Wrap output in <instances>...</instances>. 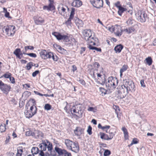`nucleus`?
<instances>
[{
    "label": "nucleus",
    "instance_id": "obj_9",
    "mask_svg": "<svg viewBox=\"0 0 156 156\" xmlns=\"http://www.w3.org/2000/svg\"><path fill=\"white\" fill-rule=\"evenodd\" d=\"M111 31L114 32L115 35L118 36H121L123 30H122L121 27L118 25H115L114 26H112L110 28Z\"/></svg>",
    "mask_w": 156,
    "mask_h": 156
},
{
    "label": "nucleus",
    "instance_id": "obj_49",
    "mask_svg": "<svg viewBox=\"0 0 156 156\" xmlns=\"http://www.w3.org/2000/svg\"><path fill=\"white\" fill-rule=\"evenodd\" d=\"M34 132H33L31 131H29L26 132V136H34Z\"/></svg>",
    "mask_w": 156,
    "mask_h": 156
},
{
    "label": "nucleus",
    "instance_id": "obj_42",
    "mask_svg": "<svg viewBox=\"0 0 156 156\" xmlns=\"http://www.w3.org/2000/svg\"><path fill=\"white\" fill-rule=\"evenodd\" d=\"M34 48L33 46H25L24 47V49H25V51H23V52H26L27 51L28 49H30V50H33Z\"/></svg>",
    "mask_w": 156,
    "mask_h": 156
},
{
    "label": "nucleus",
    "instance_id": "obj_24",
    "mask_svg": "<svg viewBox=\"0 0 156 156\" xmlns=\"http://www.w3.org/2000/svg\"><path fill=\"white\" fill-rule=\"evenodd\" d=\"M123 31L127 34H130L134 32L135 29L133 27H130L128 28H126L124 29Z\"/></svg>",
    "mask_w": 156,
    "mask_h": 156
},
{
    "label": "nucleus",
    "instance_id": "obj_14",
    "mask_svg": "<svg viewBox=\"0 0 156 156\" xmlns=\"http://www.w3.org/2000/svg\"><path fill=\"white\" fill-rule=\"evenodd\" d=\"M49 3L48 5H44L43 7L44 10H47L48 11H52L55 9V7L53 5L54 2L51 0H49Z\"/></svg>",
    "mask_w": 156,
    "mask_h": 156
},
{
    "label": "nucleus",
    "instance_id": "obj_22",
    "mask_svg": "<svg viewBox=\"0 0 156 156\" xmlns=\"http://www.w3.org/2000/svg\"><path fill=\"white\" fill-rule=\"evenodd\" d=\"M128 68V66L127 65H124L122 66V68L120 69V77H122V73L127 70Z\"/></svg>",
    "mask_w": 156,
    "mask_h": 156
},
{
    "label": "nucleus",
    "instance_id": "obj_53",
    "mask_svg": "<svg viewBox=\"0 0 156 156\" xmlns=\"http://www.w3.org/2000/svg\"><path fill=\"white\" fill-rule=\"evenodd\" d=\"M39 73V70H36L34 72H33L32 74V76L33 77H35L36 75Z\"/></svg>",
    "mask_w": 156,
    "mask_h": 156
},
{
    "label": "nucleus",
    "instance_id": "obj_54",
    "mask_svg": "<svg viewBox=\"0 0 156 156\" xmlns=\"http://www.w3.org/2000/svg\"><path fill=\"white\" fill-rule=\"evenodd\" d=\"M9 80L10 81H11V82L12 83H15V80L14 78L13 77H11V76L9 78Z\"/></svg>",
    "mask_w": 156,
    "mask_h": 156
},
{
    "label": "nucleus",
    "instance_id": "obj_47",
    "mask_svg": "<svg viewBox=\"0 0 156 156\" xmlns=\"http://www.w3.org/2000/svg\"><path fill=\"white\" fill-rule=\"evenodd\" d=\"M111 154L110 151L108 150H105L104 153V156H108Z\"/></svg>",
    "mask_w": 156,
    "mask_h": 156
},
{
    "label": "nucleus",
    "instance_id": "obj_10",
    "mask_svg": "<svg viewBox=\"0 0 156 156\" xmlns=\"http://www.w3.org/2000/svg\"><path fill=\"white\" fill-rule=\"evenodd\" d=\"M125 86H126L129 91L134 92L135 90V87L134 83L132 81H129L128 79L124 80Z\"/></svg>",
    "mask_w": 156,
    "mask_h": 156
},
{
    "label": "nucleus",
    "instance_id": "obj_26",
    "mask_svg": "<svg viewBox=\"0 0 156 156\" xmlns=\"http://www.w3.org/2000/svg\"><path fill=\"white\" fill-rule=\"evenodd\" d=\"M58 9L59 13L62 15H63V14H64V13L66 11V8L63 6L61 7L59 6L58 7Z\"/></svg>",
    "mask_w": 156,
    "mask_h": 156
},
{
    "label": "nucleus",
    "instance_id": "obj_58",
    "mask_svg": "<svg viewBox=\"0 0 156 156\" xmlns=\"http://www.w3.org/2000/svg\"><path fill=\"white\" fill-rule=\"evenodd\" d=\"M79 82L83 85H85V83L83 79L80 80Z\"/></svg>",
    "mask_w": 156,
    "mask_h": 156
},
{
    "label": "nucleus",
    "instance_id": "obj_64",
    "mask_svg": "<svg viewBox=\"0 0 156 156\" xmlns=\"http://www.w3.org/2000/svg\"><path fill=\"white\" fill-rule=\"evenodd\" d=\"M44 151L40 150L39 155L41 156H44V154L43 152Z\"/></svg>",
    "mask_w": 156,
    "mask_h": 156
},
{
    "label": "nucleus",
    "instance_id": "obj_45",
    "mask_svg": "<svg viewBox=\"0 0 156 156\" xmlns=\"http://www.w3.org/2000/svg\"><path fill=\"white\" fill-rule=\"evenodd\" d=\"M87 110L89 111H91L95 112H96L97 110L96 108L89 107L87 109Z\"/></svg>",
    "mask_w": 156,
    "mask_h": 156
},
{
    "label": "nucleus",
    "instance_id": "obj_25",
    "mask_svg": "<svg viewBox=\"0 0 156 156\" xmlns=\"http://www.w3.org/2000/svg\"><path fill=\"white\" fill-rule=\"evenodd\" d=\"M127 9L126 8H123L122 6L119 7V10L118 11V13L119 15L121 16L122 13L124 12L127 11Z\"/></svg>",
    "mask_w": 156,
    "mask_h": 156
},
{
    "label": "nucleus",
    "instance_id": "obj_3",
    "mask_svg": "<svg viewBox=\"0 0 156 156\" xmlns=\"http://www.w3.org/2000/svg\"><path fill=\"white\" fill-rule=\"evenodd\" d=\"M118 82L119 81L116 78L113 76L109 77L107 80H105L106 86L109 90L115 88L118 85Z\"/></svg>",
    "mask_w": 156,
    "mask_h": 156
},
{
    "label": "nucleus",
    "instance_id": "obj_61",
    "mask_svg": "<svg viewBox=\"0 0 156 156\" xmlns=\"http://www.w3.org/2000/svg\"><path fill=\"white\" fill-rule=\"evenodd\" d=\"M127 23L129 24H132L133 23L132 20L131 19H129L127 21Z\"/></svg>",
    "mask_w": 156,
    "mask_h": 156
},
{
    "label": "nucleus",
    "instance_id": "obj_16",
    "mask_svg": "<svg viewBox=\"0 0 156 156\" xmlns=\"http://www.w3.org/2000/svg\"><path fill=\"white\" fill-rule=\"evenodd\" d=\"M34 136L36 138H42L44 136V134L39 130H35L34 131Z\"/></svg>",
    "mask_w": 156,
    "mask_h": 156
},
{
    "label": "nucleus",
    "instance_id": "obj_8",
    "mask_svg": "<svg viewBox=\"0 0 156 156\" xmlns=\"http://www.w3.org/2000/svg\"><path fill=\"white\" fill-rule=\"evenodd\" d=\"M0 89L4 94L7 95L10 90L11 87L10 85L4 83L0 80Z\"/></svg>",
    "mask_w": 156,
    "mask_h": 156
},
{
    "label": "nucleus",
    "instance_id": "obj_32",
    "mask_svg": "<svg viewBox=\"0 0 156 156\" xmlns=\"http://www.w3.org/2000/svg\"><path fill=\"white\" fill-rule=\"evenodd\" d=\"M113 108L115 110V113H116L117 117L119 118V113L120 111V109L118 106L115 105H114L113 106Z\"/></svg>",
    "mask_w": 156,
    "mask_h": 156
},
{
    "label": "nucleus",
    "instance_id": "obj_55",
    "mask_svg": "<svg viewBox=\"0 0 156 156\" xmlns=\"http://www.w3.org/2000/svg\"><path fill=\"white\" fill-rule=\"evenodd\" d=\"M140 84L141 85V86L143 87H146V86L145 84L144 83V80H142L140 81Z\"/></svg>",
    "mask_w": 156,
    "mask_h": 156
},
{
    "label": "nucleus",
    "instance_id": "obj_38",
    "mask_svg": "<svg viewBox=\"0 0 156 156\" xmlns=\"http://www.w3.org/2000/svg\"><path fill=\"white\" fill-rule=\"evenodd\" d=\"M109 135L108 137L109 139V140H111L112 139L114 136H115V133L112 132L111 129H110L109 131Z\"/></svg>",
    "mask_w": 156,
    "mask_h": 156
},
{
    "label": "nucleus",
    "instance_id": "obj_41",
    "mask_svg": "<svg viewBox=\"0 0 156 156\" xmlns=\"http://www.w3.org/2000/svg\"><path fill=\"white\" fill-rule=\"evenodd\" d=\"M23 54L27 55L32 57L36 58L37 57V55L35 54L34 53H26L25 52H23Z\"/></svg>",
    "mask_w": 156,
    "mask_h": 156
},
{
    "label": "nucleus",
    "instance_id": "obj_23",
    "mask_svg": "<svg viewBox=\"0 0 156 156\" xmlns=\"http://www.w3.org/2000/svg\"><path fill=\"white\" fill-rule=\"evenodd\" d=\"M75 23L78 28L82 27L83 25V21L79 19H76L75 20Z\"/></svg>",
    "mask_w": 156,
    "mask_h": 156
},
{
    "label": "nucleus",
    "instance_id": "obj_37",
    "mask_svg": "<svg viewBox=\"0 0 156 156\" xmlns=\"http://www.w3.org/2000/svg\"><path fill=\"white\" fill-rule=\"evenodd\" d=\"M37 108L36 107L33 105L30 107V110L29 111L32 113H33V112H35L36 113L37 112Z\"/></svg>",
    "mask_w": 156,
    "mask_h": 156
},
{
    "label": "nucleus",
    "instance_id": "obj_2",
    "mask_svg": "<svg viewBox=\"0 0 156 156\" xmlns=\"http://www.w3.org/2000/svg\"><path fill=\"white\" fill-rule=\"evenodd\" d=\"M64 143L67 149L77 153L79 151V146L78 142H73L69 139H66Z\"/></svg>",
    "mask_w": 156,
    "mask_h": 156
},
{
    "label": "nucleus",
    "instance_id": "obj_18",
    "mask_svg": "<svg viewBox=\"0 0 156 156\" xmlns=\"http://www.w3.org/2000/svg\"><path fill=\"white\" fill-rule=\"evenodd\" d=\"M56 48L58 52L63 54H67L68 52L66 50L62 48L61 46L59 45H56Z\"/></svg>",
    "mask_w": 156,
    "mask_h": 156
},
{
    "label": "nucleus",
    "instance_id": "obj_39",
    "mask_svg": "<svg viewBox=\"0 0 156 156\" xmlns=\"http://www.w3.org/2000/svg\"><path fill=\"white\" fill-rule=\"evenodd\" d=\"M51 54V58H52L54 61H56L58 60V58L56 55L52 52Z\"/></svg>",
    "mask_w": 156,
    "mask_h": 156
},
{
    "label": "nucleus",
    "instance_id": "obj_5",
    "mask_svg": "<svg viewBox=\"0 0 156 156\" xmlns=\"http://www.w3.org/2000/svg\"><path fill=\"white\" fill-rule=\"evenodd\" d=\"M83 35L85 40L88 41L89 43H93V45H95V43L94 42V38L92 36L90 30H84L83 32Z\"/></svg>",
    "mask_w": 156,
    "mask_h": 156
},
{
    "label": "nucleus",
    "instance_id": "obj_4",
    "mask_svg": "<svg viewBox=\"0 0 156 156\" xmlns=\"http://www.w3.org/2000/svg\"><path fill=\"white\" fill-rule=\"evenodd\" d=\"M129 90L125 86V83L123 80V84L119 88V90L118 91V94H117L118 97L119 98H124L129 93Z\"/></svg>",
    "mask_w": 156,
    "mask_h": 156
},
{
    "label": "nucleus",
    "instance_id": "obj_40",
    "mask_svg": "<svg viewBox=\"0 0 156 156\" xmlns=\"http://www.w3.org/2000/svg\"><path fill=\"white\" fill-rule=\"evenodd\" d=\"M12 74L9 72H7L6 73L4 74L1 77H4L6 78H9L11 76Z\"/></svg>",
    "mask_w": 156,
    "mask_h": 156
},
{
    "label": "nucleus",
    "instance_id": "obj_44",
    "mask_svg": "<svg viewBox=\"0 0 156 156\" xmlns=\"http://www.w3.org/2000/svg\"><path fill=\"white\" fill-rule=\"evenodd\" d=\"M75 8H71V11L70 14L69 16L70 17H71L73 18L74 15L75 14Z\"/></svg>",
    "mask_w": 156,
    "mask_h": 156
},
{
    "label": "nucleus",
    "instance_id": "obj_50",
    "mask_svg": "<svg viewBox=\"0 0 156 156\" xmlns=\"http://www.w3.org/2000/svg\"><path fill=\"white\" fill-rule=\"evenodd\" d=\"M51 108V106L49 104H47L45 105L44 106L45 109L47 110H50Z\"/></svg>",
    "mask_w": 156,
    "mask_h": 156
},
{
    "label": "nucleus",
    "instance_id": "obj_11",
    "mask_svg": "<svg viewBox=\"0 0 156 156\" xmlns=\"http://www.w3.org/2000/svg\"><path fill=\"white\" fill-rule=\"evenodd\" d=\"M90 2L94 7L98 9L103 5V0H90Z\"/></svg>",
    "mask_w": 156,
    "mask_h": 156
},
{
    "label": "nucleus",
    "instance_id": "obj_13",
    "mask_svg": "<svg viewBox=\"0 0 156 156\" xmlns=\"http://www.w3.org/2000/svg\"><path fill=\"white\" fill-rule=\"evenodd\" d=\"M53 150L55 152L56 155V153H57L58 156H65L68 153L65 149H62L57 146L55 147V150Z\"/></svg>",
    "mask_w": 156,
    "mask_h": 156
},
{
    "label": "nucleus",
    "instance_id": "obj_57",
    "mask_svg": "<svg viewBox=\"0 0 156 156\" xmlns=\"http://www.w3.org/2000/svg\"><path fill=\"white\" fill-rule=\"evenodd\" d=\"M132 142L133 144H137L138 143V141L137 140L136 138H134L133 139Z\"/></svg>",
    "mask_w": 156,
    "mask_h": 156
},
{
    "label": "nucleus",
    "instance_id": "obj_60",
    "mask_svg": "<svg viewBox=\"0 0 156 156\" xmlns=\"http://www.w3.org/2000/svg\"><path fill=\"white\" fill-rule=\"evenodd\" d=\"M94 66L95 67H96L97 68H98L100 66V65L98 63V62H95L94 64Z\"/></svg>",
    "mask_w": 156,
    "mask_h": 156
},
{
    "label": "nucleus",
    "instance_id": "obj_19",
    "mask_svg": "<svg viewBox=\"0 0 156 156\" xmlns=\"http://www.w3.org/2000/svg\"><path fill=\"white\" fill-rule=\"evenodd\" d=\"M82 4V2L80 0H75L72 4V5L76 7H79Z\"/></svg>",
    "mask_w": 156,
    "mask_h": 156
},
{
    "label": "nucleus",
    "instance_id": "obj_12",
    "mask_svg": "<svg viewBox=\"0 0 156 156\" xmlns=\"http://www.w3.org/2000/svg\"><path fill=\"white\" fill-rule=\"evenodd\" d=\"M51 54H52L51 52L48 51L44 49H42L40 52L41 57L45 59L51 58Z\"/></svg>",
    "mask_w": 156,
    "mask_h": 156
},
{
    "label": "nucleus",
    "instance_id": "obj_59",
    "mask_svg": "<svg viewBox=\"0 0 156 156\" xmlns=\"http://www.w3.org/2000/svg\"><path fill=\"white\" fill-rule=\"evenodd\" d=\"M129 137L128 133L124 134V138L125 140H128Z\"/></svg>",
    "mask_w": 156,
    "mask_h": 156
},
{
    "label": "nucleus",
    "instance_id": "obj_33",
    "mask_svg": "<svg viewBox=\"0 0 156 156\" xmlns=\"http://www.w3.org/2000/svg\"><path fill=\"white\" fill-rule=\"evenodd\" d=\"M23 152V149L22 147H19L17 149V152L16 156H21Z\"/></svg>",
    "mask_w": 156,
    "mask_h": 156
},
{
    "label": "nucleus",
    "instance_id": "obj_36",
    "mask_svg": "<svg viewBox=\"0 0 156 156\" xmlns=\"http://www.w3.org/2000/svg\"><path fill=\"white\" fill-rule=\"evenodd\" d=\"M145 60L147 62V64L149 66L151 65L152 63V60L151 57H148L146 58Z\"/></svg>",
    "mask_w": 156,
    "mask_h": 156
},
{
    "label": "nucleus",
    "instance_id": "obj_35",
    "mask_svg": "<svg viewBox=\"0 0 156 156\" xmlns=\"http://www.w3.org/2000/svg\"><path fill=\"white\" fill-rule=\"evenodd\" d=\"M82 111L81 109V108L80 106L78 110V111L77 112V115L76 114H74V115L75 116H76V117H80L82 116Z\"/></svg>",
    "mask_w": 156,
    "mask_h": 156
},
{
    "label": "nucleus",
    "instance_id": "obj_52",
    "mask_svg": "<svg viewBox=\"0 0 156 156\" xmlns=\"http://www.w3.org/2000/svg\"><path fill=\"white\" fill-rule=\"evenodd\" d=\"M122 130L124 134L128 133L127 129L125 127H122Z\"/></svg>",
    "mask_w": 156,
    "mask_h": 156
},
{
    "label": "nucleus",
    "instance_id": "obj_56",
    "mask_svg": "<svg viewBox=\"0 0 156 156\" xmlns=\"http://www.w3.org/2000/svg\"><path fill=\"white\" fill-rule=\"evenodd\" d=\"M110 127V126L108 125H105V126H103L102 130H104L106 129H108Z\"/></svg>",
    "mask_w": 156,
    "mask_h": 156
},
{
    "label": "nucleus",
    "instance_id": "obj_48",
    "mask_svg": "<svg viewBox=\"0 0 156 156\" xmlns=\"http://www.w3.org/2000/svg\"><path fill=\"white\" fill-rule=\"evenodd\" d=\"M0 129L2 132H5L6 130L5 126L4 125V126L1 125L0 126Z\"/></svg>",
    "mask_w": 156,
    "mask_h": 156
},
{
    "label": "nucleus",
    "instance_id": "obj_51",
    "mask_svg": "<svg viewBox=\"0 0 156 156\" xmlns=\"http://www.w3.org/2000/svg\"><path fill=\"white\" fill-rule=\"evenodd\" d=\"M92 127L90 126H89L87 131L89 135H91L92 133Z\"/></svg>",
    "mask_w": 156,
    "mask_h": 156
},
{
    "label": "nucleus",
    "instance_id": "obj_30",
    "mask_svg": "<svg viewBox=\"0 0 156 156\" xmlns=\"http://www.w3.org/2000/svg\"><path fill=\"white\" fill-rule=\"evenodd\" d=\"M21 52L20 49L18 48L16 49L15 51L13 52V53L15 54L16 57H17L18 58L20 59L21 58V57H20V52Z\"/></svg>",
    "mask_w": 156,
    "mask_h": 156
},
{
    "label": "nucleus",
    "instance_id": "obj_20",
    "mask_svg": "<svg viewBox=\"0 0 156 156\" xmlns=\"http://www.w3.org/2000/svg\"><path fill=\"white\" fill-rule=\"evenodd\" d=\"M123 47L122 45L119 44L117 45L115 47L114 50L116 53H119L121 52Z\"/></svg>",
    "mask_w": 156,
    "mask_h": 156
},
{
    "label": "nucleus",
    "instance_id": "obj_17",
    "mask_svg": "<svg viewBox=\"0 0 156 156\" xmlns=\"http://www.w3.org/2000/svg\"><path fill=\"white\" fill-rule=\"evenodd\" d=\"M84 129L80 127H76L74 131V133L76 135L80 136L83 132Z\"/></svg>",
    "mask_w": 156,
    "mask_h": 156
},
{
    "label": "nucleus",
    "instance_id": "obj_31",
    "mask_svg": "<svg viewBox=\"0 0 156 156\" xmlns=\"http://www.w3.org/2000/svg\"><path fill=\"white\" fill-rule=\"evenodd\" d=\"M44 22V20L41 17H39L35 21V22L36 24H40Z\"/></svg>",
    "mask_w": 156,
    "mask_h": 156
},
{
    "label": "nucleus",
    "instance_id": "obj_6",
    "mask_svg": "<svg viewBox=\"0 0 156 156\" xmlns=\"http://www.w3.org/2000/svg\"><path fill=\"white\" fill-rule=\"evenodd\" d=\"M15 27L13 25H9L6 27H4L2 28V31L8 36H13L14 34L15 31Z\"/></svg>",
    "mask_w": 156,
    "mask_h": 156
},
{
    "label": "nucleus",
    "instance_id": "obj_46",
    "mask_svg": "<svg viewBox=\"0 0 156 156\" xmlns=\"http://www.w3.org/2000/svg\"><path fill=\"white\" fill-rule=\"evenodd\" d=\"M101 92V94L103 95H105L106 93V90L104 88L102 87L99 88Z\"/></svg>",
    "mask_w": 156,
    "mask_h": 156
},
{
    "label": "nucleus",
    "instance_id": "obj_63",
    "mask_svg": "<svg viewBox=\"0 0 156 156\" xmlns=\"http://www.w3.org/2000/svg\"><path fill=\"white\" fill-rule=\"evenodd\" d=\"M85 50V48L84 47H82L81 48V50L80 51V54H82L83 52Z\"/></svg>",
    "mask_w": 156,
    "mask_h": 156
},
{
    "label": "nucleus",
    "instance_id": "obj_1",
    "mask_svg": "<svg viewBox=\"0 0 156 156\" xmlns=\"http://www.w3.org/2000/svg\"><path fill=\"white\" fill-rule=\"evenodd\" d=\"M42 142V143L39 145L41 150L45 151L47 148L49 154L52 156H55L56 153L53 149L52 144L47 140H43Z\"/></svg>",
    "mask_w": 156,
    "mask_h": 156
},
{
    "label": "nucleus",
    "instance_id": "obj_34",
    "mask_svg": "<svg viewBox=\"0 0 156 156\" xmlns=\"http://www.w3.org/2000/svg\"><path fill=\"white\" fill-rule=\"evenodd\" d=\"M35 64H34L32 62H30L27 64V65L26 66V67L27 68V70H29L31 69L33 66H35Z\"/></svg>",
    "mask_w": 156,
    "mask_h": 156
},
{
    "label": "nucleus",
    "instance_id": "obj_28",
    "mask_svg": "<svg viewBox=\"0 0 156 156\" xmlns=\"http://www.w3.org/2000/svg\"><path fill=\"white\" fill-rule=\"evenodd\" d=\"M80 106L79 105H77L76 106H74L73 107L71 110V112L73 115V113L74 114L75 113H77V112L78 111Z\"/></svg>",
    "mask_w": 156,
    "mask_h": 156
},
{
    "label": "nucleus",
    "instance_id": "obj_21",
    "mask_svg": "<svg viewBox=\"0 0 156 156\" xmlns=\"http://www.w3.org/2000/svg\"><path fill=\"white\" fill-rule=\"evenodd\" d=\"M26 117L28 118H31L33 115L36 114L35 112H34L33 113L31 112L29 110H27V111L25 113Z\"/></svg>",
    "mask_w": 156,
    "mask_h": 156
},
{
    "label": "nucleus",
    "instance_id": "obj_62",
    "mask_svg": "<svg viewBox=\"0 0 156 156\" xmlns=\"http://www.w3.org/2000/svg\"><path fill=\"white\" fill-rule=\"evenodd\" d=\"M10 140V137L9 136H8L6 138V139L5 140V144H7L9 141Z\"/></svg>",
    "mask_w": 156,
    "mask_h": 156
},
{
    "label": "nucleus",
    "instance_id": "obj_27",
    "mask_svg": "<svg viewBox=\"0 0 156 156\" xmlns=\"http://www.w3.org/2000/svg\"><path fill=\"white\" fill-rule=\"evenodd\" d=\"M100 137L101 139L106 140H109L108 135L101 132L100 133Z\"/></svg>",
    "mask_w": 156,
    "mask_h": 156
},
{
    "label": "nucleus",
    "instance_id": "obj_29",
    "mask_svg": "<svg viewBox=\"0 0 156 156\" xmlns=\"http://www.w3.org/2000/svg\"><path fill=\"white\" fill-rule=\"evenodd\" d=\"M40 151L37 147H33L31 150V153L34 154H36L39 153Z\"/></svg>",
    "mask_w": 156,
    "mask_h": 156
},
{
    "label": "nucleus",
    "instance_id": "obj_15",
    "mask_svg": "<svg viewBox=\"0 0 156 156\" xmlns=\"http://www.w3.org/2000/svg\"><path fill=\"white\" fill-rule=\"evenodd\" d=\"M52 34L58 40H67L68 39V37L67 36L65 35H62L60 33L58 32H54L52 33Z\"/></svg>",
    "mask_w": 156,
    "mask_h": 156
},
{
    "label": "nucleus",
    "instance_id": "obj_7",
    "mask_svg": "<svg viewBox=\"0 0 156 156\" xmlns=\"http://www.w3.org/2000/svg\"><path fill=\"white\" fill-rule=\"evenodd\" d=\"M137 19L141 22H145L147 18V14L144 11L139 10L136 14Z\"/></svg>",
    "mask_w": 156,
    "mask_h": 156
},
{
    "label": "nucleus",
    "instance_id": "obj_43",
    "mask_svg": "<svg viewBox=\"0 0 156 156\" xmlns=\"http://www.w3.org/2000/svg\"><path fill=\"white\" fill-rule=\"evenodd\" d=\"M73 18L71 17H69L68 20L65 22V24L67 25H70L71 23V20Z\"/></svg>",
    "mask_w": 156,
    "mask_h": 156
}]
</instances>
